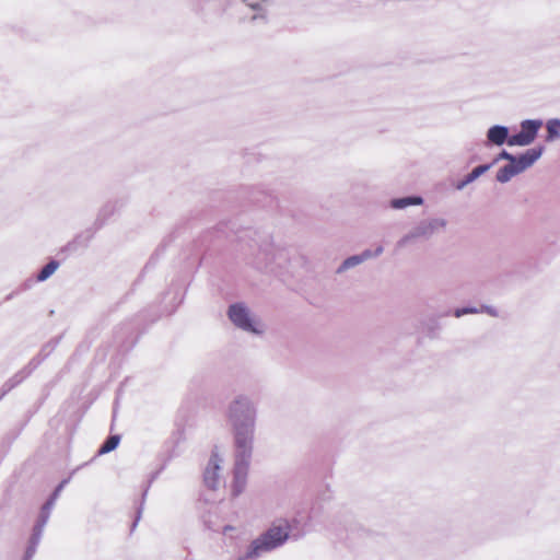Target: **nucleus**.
<instances>
[{
  "label": "nucleus",
  "instance_id": "obj_24",
  "mask_svg": "<svg viewBox=\"0 0 560 560\" xmlns=\"http://www.w3.org/2000/svg\"><path fill=\"white\" fill-rule=\"evenodd\" d=\"M21 380H18V375L14 376L9 383H7L4 386L7 387V390L12 389Z\"/></svg>",
  "mask_w": 560,
  "mask_h": 560
},
{
  "label": "nucleus",
  "instance_id": "obj_6",
  "mask_svg": "<svg viewBox=\"0 0 560 560\" xmlns=\"http://www.w3.org/2000/svg\"><path fill=\"white\" fill-rule=\"evenodd\" d=\"M228 316L232 324L243 331L254 335L264 332V327L244 303L238 302L230 305Z\"/></svg>",
  "mask_w": 560,
  "mask_h": 560
},
{
  "label": "nucleus",
  "instance_id": "obj_22",
  "mask_svg": "<svg viewBox=\"0 0 560 560\" xmlns=\"http://www.w3.org/2000/svg\"><path fill=\"white\" fill-rule=\"evenodd\" d=\"M49 517H50L49 515L44 514V513L40 512L39 517H38L36 524L39 525V526L45 527L47 522H48V520H49Z\"/></svg>",
  "mask_w": 560,
  "mask_h": 560
},
{
  "label": "nucleus",
  "instance_id": "obj_13",
  "mask_svg": "<svg viewBox=\"0 0 560 560\" xmlns=\"http://www.w3.org/2000/svg\"><path fill=\"white\" fill-rule=\"evenodd\" d=\"M423 198L420 196H407L401 198H394L390 200L389 206L395 210H402L411 206H421Z\"/></svg>",
  "mask_w": 560,
  "mask_h": 560
},
{
  "label": "nucleus",
  "instance_id": "obj_20",
  "mask_svg": "<svg viewBox=\"0 0 560 560\" xmlns=\"http://www.w3.org/2000/svg\"><path fill=\"white\" fill-rule=\"evenodd\" d=\"M480 313H487L489 314L490 316L492 317H498L499 316V312L495 307L493 306H489V305H483L479 308Z\"/></svg>",
  "mask_w": 560,
  "mask_h": 560
},
{
  "label": "nucleus",
  "instance_id": "obj_25",
  "mask_svg": "<svg viewBox=\"0 0 560 560\" xmlns=\"http://www.w3.org/2000/svg\"><path fill=\"white\" fill-rule=\"evenodd\" d=\"M55 502L56 499L50 497L43 506L46 508V510H52Z\"/></svg>",
  "mask_w": 560,
  "mask_h": 560
},
{
  "label": "nucleus",
  "instance_id": "obj_15",
  "mask_svg": "<svg viewBox=\"0 0 560 560\" xmlns=\"http://www.w3.org/2000/svg\"><path fill=\"white\" fill-rule=\"evenodd\" d=\"M547 137L546 141L553 142L560 138V119H549L546 124Z\"/></svg>",
  "mask_w": 560,
  "mask_h": 560
},
{
  "label": "nucleus",
  "instance_id": "obj_29",
  "mask_svg": "<svg viewBox=\"0 0 560 560\" xmlns=\"http://www.w3.org/2000/svg\"><path fill=\"white\" fill-rule=\"evenodd\" d=\"M40 512L50 516L51 510H46V508L43 506Z\"/></svg>",
  "mask_w": 560,
  "mask_h": 560
},
{
  "label": "nucleus",
  "instance_id": "obj_5",
  "mask_svg": "<svg viewBox=\"0 0 560 560\" xmlns=\"http://www.w3.org/2000/svg\"><path fill=\"white\" fill-rule=\"evenodd\" d=\"M289 261L288 253L284 248L276 246L273 243L266 241L260 245L255 258L256 267L265 268L267 272H276L285 267Z\"/></svg>",
  "mask_w": 560,
  "mask_h": 560
},
{
  "label": "nucleus",
  "instance_id": "obj_23",
  "mask_svg": "<svg viewBox=\"0 0 560 560\" xmlns=\"http://www.w3.org/2000/svg\"><path fill=\"white\" fill-rule=\"evenodd\" d=\"M68 481L67 480H63L54 491L51 498H55L57 500V498L59 497L61 490L63 489L65 485L67 483Z\"/></svg>",
  "mask_w": 560,
  "mask_h": 560
},
{
  "label": "nucleus",
  "instance_id": "obj_28",
  "mask_svg": "<svg viewBox=\"0 0 560 560\" xmlns=\"http://www.w3.org/2000/svg\"><path fill=\"white\" fill-rule=\"evenodd\" d=\"M464 315H465V313H464V308L463 307L462 308H456L455 312H454V316L457 317V318H459V317H462Z\"/></svg>",
  "mask_w": 560,
  "mask_h": 560
},
{
  "label": "nucleus",
  "instance_id": "obj_12",
  "mask_svg": "<svg viewBox=\"0 0 560 560\" xmlns=\"http://www.w3.org/2000/svg\"><path fill=\"white\" fill-rule=\"evenodd\" d=\"M492 167V164H483L475 167L469 174H467L460 182L456 184V189L463 190L467 185L475 182L482 174L488 172Z\"/></svg>",
  "mask_w": 560,
  "mask_h": 560
},
{
  "label": "nucleus",
  "instance_id": "obj_8",
  "mask_svg": "<svg viewBox=\"0 0 560 560\" xmlns=\"http://www.w3.org/2000/svg\"><path fill=\"white\" fill-rule=\"evenodd\" d=\"M542 121L539 119H526L521 122V131L511 136L508 140L510 147H526L534 142Z\"/></svg>",
  "mask_w": 560,
  "mask_h": 560
},
{
  "label": "nucleus",
  "instance_id": "obj_4",
  "mask_svg": "<svg viewBox=\"0 0 560 560\" xmlns=\"http://www.w3.org/2000/svg\"><path fill=\"white\" fill-rule=\"evenodd\" d=\"M542 151L544 149L541 147L532 148L514 158L498 171L495 176L497 180L501 184L510 182L514 176L523 173L534 165V163L541 156Z\"/></svg>",
  "mask_w": 560,
  "mask_h": 560
},
{
  "label": "nucleus",
  "instance_id": "obj_26",
  "mask_svg": "<svg viewBox=\"0 0 560 560\" xmlns=\"http://www.w3.org/2000/svg\"><path fill=\"white\" fill-rule=\"evenodd\" d=\"M463 308H464L465 315L480 313L479 308H477V307H463Z\"/></svg>",
  "mask_w": 560,
  "mask_h": 560
},
{
  "label": "nucleus",
  "instance_id": "obj_19",
  "mask_svg": "<svg viewBox=\"0 0 560 560\" xmlns=\"http://www.w3.org/2000/svg\"><path fill=\"white\" fill-rule=\"evenodd\" d=\"M514 158H516L515 155L511 154L510 152H508L506 150H502L498 156L493 160V162L491 163L492 165H494L495 163H498L500 160H506L508 162H511Z\"/></svg>",
  "mask_w": 560,
  "mask_h": 560
},
{
  "label": "nucleus",
  "instance_id": "obj_14",
  "mask_svg": "<svg viewBox=\"0 0 560 560\" xmlns=\"http://www.w3.org/2000/svg\"><path fill=\"white\" fill-rule=\"evenodd\" d=\"M248 8L256 11L252 16L253 20L265 19L267 0H242Z\"/></svg>",
  "mask_w": 560,
  "mask_h": 560
},
{
  "label": "nucleus",
  "instance_id": "obj_16",
  "mask_svg": "<svg viewBox=\"0 0 560 560\" xmlns=\"http://www.w3.org/2000/svg\"><path fill=\"white\" fill-rule=\"evenodd\" d=\"M58 267H59L58 261H56V260L49 261L38 272L37 280L40 282L47 280L58 269Z\"/></svg>",
  "mask_w": 560,
  "mask_h": 560
},
{
  "label": "nucleus",
  "instance_id": "obj_21",
  "mask_svg": "<svg viewBox=\"0 0 560 560\" xmlns=\"http://www.w3.org/2000/svg\"><path fill=\"white\" fill-rule=\"evenodd\" d=\"M37 546L38 545H33V542H30L23 560H32L33 556L36 552Z\"/></svg>",
  "mask_w": 560,
  "mask_h": 560
},
{
  "label": "nucleus",
  "instance_id": "obj_27",
  "mask_svg": "<svg viewBox=\"0 0 560 560\" xmlns=\"http://www.w3.org/2000/svg\"><path fill=\"white\" fill-rule=\"evenodd\" d=\"M383 250H384L383 246H381V245L377 246L375 248V250L372 252V257H378L380 255H382Z\"/></svg>",
  "mask_w": 560,
  "mask_h": 560
},
{
  "label": "nucleus",
  "instance_id": "obj_18",
  "mask_svg": "<svg viewBox=\"0 0 560 560\" xmlns=\"http://www.w3.org/2000/svg\"><path fill=\"white\" fill-rule=\"evenodd\" d=\"M44 528L45 527L35 524L30 542H33V545H39L43 533H44Z\"/></svg>",
  "mask_w": 560,
  "mask_h": 560
},
{
  "label": "nucleus",
  "instance_id": "obj_7",
  "mask_svg": "<svg viewBox=\"0 0 560 560\" xmlns=\"http://www.w3.org/2000/svg\"><path fill=\"white\" fill-rule=\"evenodd\" d=\"M253 453L242 456L240 450H235V464L233 470L232 494L240 495L246 487L247 471Z\"/></svg>",
  "mask_w": 560,
  "mask_h": 560
},
{
  "label": "nucleus",
  "instance_id": "obj_11",
  "mask_svg": "<svg viewBox=\"0 0 560 560\" xmlns=\"http://www.w3.org/2000/svg\"><path fill=\"white\" fill-rule=\"evenodd\" d=\"M370 258H372V250H370V249L364 250L360 255L350 256L342 261V264L338 267L337 272L341 273L350 268H353V267L362 264L363 261H365Z\"/></svg>",
  "mask_w": 560,
  "mask_h": 560
},
{
  "label": "nucleus",
  "instance_id": "obj_10",
  "mask_svg": "<svg viewBox=\"0 0 560 560\" xmlns=\"http://www.w3.org/2000/svg\"><path fill=\"white\" fill-rule=\"evenodd\" d=\"M487 139L494 145H502L505 142L508 143V140L510 139L509 128L501 125H494L488 129Z\"/></svg>",
  "mask_w": 560,
  "mask_h": 560
},
{
  "label": "nucleus",
  "instance_id": "obj_1",
  "mask_svg": "<svg viewBox=\"0 0 560 560\" xmlns=\"http://www.w3.org/2000/svg\"><path fill=\"white\" fill-rule=\"evenodd\" d=\"M226 420L233 433L234 448L242 456L253 453L257 407L254 400L245 394L236 395L228 405Z\"/></svg>",
  "mask_w": 560,
  "mask_h": 560
},
{
  "label": "nucleus",
  "instance_id": "obj_9",
  "mask_svg": "<svg viewBox=\"0 0 560 560\" xmlns=\"http://www.w3.org/2000/svg\"><path fill=\"white\" fill-rule=\"evenodd\" d=\"M222 463L223 458L213 452L203 472V481L209 489L215 490L224 482Z\"/></svg>",
  "mask_w": 560,
  "mask_h": 560
},
{
  "label": "nucleus",
  "instance_id": "obj_2",
  "mask_svg": "<svg viewBox=\"0 0 560 560\" xmlns=\"http://www.w3.org/2000/svg\"><path fill=\"white\" fill-rule=\"evenodd\" d=\"M291 525L288 520H278L261 535L254 539L244 556L236 560H252L283 546L290 537Z\"/></svg>",
  "mask_w": 560,
  "mask_h": 560
},
{
  "label": "nucleus",
  "instance_id": "obj_17",
  "mask_svg": "<svg viewBox=\"0 0 560 560\" xmlns=\"http://www.w3.org/2000/svg\"><path fill=\"white\" fill-rule=\"evenodd\" d=\"M119 441V435H110L100 447L98 454L103 455L114 451L118 446Z\"/></svg>",
  "mask_w": 560,
  "mask_h": 560
},
{
  "label": "nucleus",
  "instance_id": "obj_3",
  "mask_svg": "<svg viewBox=\"0 0 560 560\" xmlns=\"http://www.w3.org/2000/svg\"><path fill=\"white\" fill-rule=\"evenodd\" d=\"M447 225V221L443 218H428L419 221L412 229L400 237L396 243L397 249H402L409 244L419 240L428 241L433 235L443 231Z\"/></svg>",
  "mask_w": 560,
  "mask_h": 560
},
{
  "label": "nucleus",
  "instance_id": "obj_30",
  "mask_svg": "<svg viewBox=\"0 0 560 560\" xmlns=\"http://www.w3.org/2000/svg\"><path fill=\"white\" fill-rule=\"evenodd\" d=\"M232 529H233V527H231V526H225V527H224V533H226L228 530H232Z\"/></svg>",
  "mask_w": 560,
  "mask_h": 560
}]
</instances>
